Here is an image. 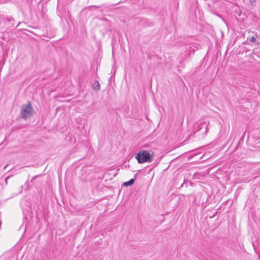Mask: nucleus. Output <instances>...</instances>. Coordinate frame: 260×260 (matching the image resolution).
Masks as SVG:
<instances>
[{
	"label": "nucleus",
	"instance_id": "obj_9",
	"mask_svg": "<svg viewBox=\"0 0 260 260\" xmlns=\"http://www.w3.org/2000/svg\"><path fill=\"white\" fill-rule=\"evenodd\" d=\"M7 165L5 166L4 167V169H6V168H7Z\"/></svg>",
	"mask_w": 260,
	"mask_h": 260
},
{
	"label": "nucleus",
	"instance_id": "obj_6",
	"mask_svg": "<svg viewBox=\"0 0 260 260\" xmlns=\"http://www.w3.org/2000/svg\"><path fill=\"white\" fill-rule=\"evenodd\" d=\"M92 88L96 90H99L100 88V84L98 81H95L94 83L93 84Z\"/></svg>",
	"mask_w": 260,
	"mask_h": 260
},
{
	"label": "nucleus",
	"instance_id": "obj_8",
	"mask_svg": "<svg viewBox=\"0 0 260 260\" xmlns=\"http://www.w3.org/2000/svg\"><path fill=\"white\" fill-rule=\"evenodd\" d=\"M11 176H8V177H7L6 178V179H5V182H6V184H8V180L10 178Z\"/></svg>",
	"mask_w": 260,
	"mask_h": 260
},
{
	"label": "nucleus",
	"instance_id": "obj_1",
	"mask_svg": "<svg viewBox=\"0 0 260 260\" xmlns=\"http://www.w3.org/2000/svg\"><path fill=\"white\" fill-rule=\"evenodd\" d=\"M154 157V153L153 152H149L148 150H140L136 155L135 158L137 159L139 164L144 162H151L153 160Z\"/></svg>",
	"mask_w": 260,
	"mask_h": 260
},
{
	"label": "nucleus",
	"instance_id": "obj_4",
	"mask_svg": "<svg viewBox=\"0 0 260 260\" xmlns=\"http://www.w3.org/2000/svg\"><path fill=\"white\" fill-rule=\"evenodd\" d=\"M136 176H137V174H136L135 175L134 178H132V179H130L129 181L124 182L123 185L124 186L127 187V186L133 185L135 182Z\"/></svg>",
	"mask_w": 260,
	"mask_h": 260
},
{
	"label": "nucleus",
	"instance_id": "obj_5",
	"mask_svg": "<svg viewBox=\"0 0 260 260\" xmlns=\"http://www.w3.org/2000/svg\"><path fill=\"white\" fill-rule=\"evenodd\" d=\"M7 20L8 22V25H9L10 27H12L14 25L15 20L13 18H7Z\"/></svg>",
	"mask_w": 260,
	"mask_h": 260
},
{
	"label": "nucleus",
	"instance_id": "obj_3",
	"mask_svg": "<svg viewBox=\"0 0 260 260\" xmlns=\"http://www.w3.org/2000/svg\"><path fill=\"white\" fill-rule=\"evenodd\" d=\"M205 128V133L207 132V125L206 122L203 121L198 124L197 127L196 128L197 131H199L202 128Z\"/></svg>",
	"mask_w": 260,
	"mask_h": 260
},
{
	"label": "nucleus",
	"instance_id": "obj_2",
	"mask_svg": "<svg viewBox=\"0 0 260 260\" xmlns=\"http://www.w3.org/2000/svg\"><path fill=\"white\" fill-rule=\"evenodd\" d=\"M34 113L31 103L28 102L26 104H23L20 108V114L21 117L26 120L31 117Z\"/></svg>",
	"mask_w": 260,
	"mask_h": 260
},
{
	"label": "nucleus",
	"instance_id": "obj_7",
	"mask_svg": "<svg viewBox=\"0 0 260 260\" xmlns=\"http://www.w3.org/2000/svg\"><path fill=\"white\" fill-rule=\"evenodd\" d=\"M256 39L254 37H252L250 38L249 41L251 42H254L255 41Z\"/></svg>",
	"mask_w": 260,
	"mask_h": 260
}]
</instances>
